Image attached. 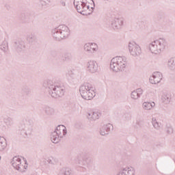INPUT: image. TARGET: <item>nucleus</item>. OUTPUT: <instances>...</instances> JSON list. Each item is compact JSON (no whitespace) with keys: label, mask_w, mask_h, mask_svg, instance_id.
Returning a JSON list of instances; mask_svg holds the SVG:
<instances>
[{"label":"nucleus","mask_w":175,"mask_h":175,"mask_svg":"<svg viewBox=\"0 0 175 175\" xmlns=\"http://www.w3.org/2000/svg\"><path fill=\"white\" fill-rule=\"evenodd\" d=\"M57 52H52V55H55V57H57Z\"/></svg>","instance_id":"obj_41"},{"label":"nucleus","mask_w":175,"mask_h":175,"mask_svg":"<svg viewBox=\"0 0 175 175\" xmlns=\"http://www.w3.org/2000/svg\"><path fill=\"white\" fill-rule=\"evenodd\" d=\"M166 47V40L159 38L152 42L149 44V50L152 54H161L163 50Z\"/></svg>","instance_id":"obj_4"},{"label":"nucleus","mask_w":175,"mask_h":175,"mask_svg":"<svg viewBox=\"0 0 175 175\" xmlns=\"http://www.w3.org/2000/svg\"><path fill=\"white\" fill-rule=\"evenodd\" d=\"M27 40L29 43H33L36 40V37L33 34H29L27 36Z\"/></svg>","instance_id":"obj_30"},{"label":"nucleus","mask_w":175,"mask_h":175,"mask_svg":"<svg viewBox=\"0 0 175 175\" xmlns=\"http://www.w3.org/2000/svg\"><path fill=\"white\" fill-rule=\"evenodd\" d=\"M167 133H173V128H172L171 126H169L167 128Z\"/></svg>","instance_id":"obj_38"},{"label":"nucleus","mask_w":175,"mask_h":175,"mask_svg":"<svg viewBox=\"0 0 175 175\" xmlns=\"http://www.w3.org/2000/svg\"><path fill=\"white\" fill-rule=\"evenodd\" d=\"M99 117H100L99 112L91 111L88 114V118L90 121H96V120H99Z\"/></svg>","instance_id":"obj_21"},{"label":"nucleus","mask_w":175,"mask_h":175,"mask_svg":"<svg viewBox=\"0 0 175 175\" xmlns=\"http://www.w3.org/2000/svg\"><path fill=\"white\" fill-rule=\"evenodd\" d=\"M60 4L62 6H64V7L66 6V2L64 1V0L60 1Z\"/></svg>","instance_id":"obj_40"},{"label":"nucleus","mask_w":175,"mask_h":175,"mask_svg":"<svg viewBox=\"0 0 175 175\" xmlns=\"http://www.w3.org/2000/svg\"><path fill=\"white\" fill-rule=\"evenodd\" d=\"M155 106V103L152 102V103H147V102H144L142 104V107L143 109H144V110H151V109H152V107H154Z\"/></svg>","instance_id":"obj_26"},{"label":"nucleus","mask_w":175,"mask_h":175,"mask_svg":"<svg viewBox=\"0 0 175 175\" xmlns=\"http://www.w3.org/2000/svg\"><path fill=\"white\" fill-rule=\"evenodd\" d=\"M12 164L13 167H14V169H16V170H23V165H21V159H20L19 157H14L12 161Z\"/></svg>","instance_id":"obj_17"},{"label":"nucleus","mask_w":175,"mask_h":175,"mask_svg":"<svg viewBox=\"0 0 175 175\" xmlns=\"http://www.w3.org/2000/svg\"><path fill=\"white\" fill-rule=\"evenodd\" d=\"M58 175H72V170L68 167H63L59 172Z\"/></svg>","instance_id":"obj_25"},{"label":"nucleus","mask_w":175,"mask_h":175,"mask_svg":"<svg viewBox=\"0 0 175 175\" xmlns=\"http://www.w3.org/2000/svg\"><path fill=\"white\" fill-rule=\"evenodd\" d=\"M110 131H113V124H105L101 129L100 133L102 136H105V135H109Z\"/></svg>","instance_id":"obj_18"},{"label":"nucleus","mask_w":175,"mask_h":175,"mask_svg":"<svg viewBox=\"0 0 175 175\" xmlns=\"http://www.w3.org/2000/svg\"><path fill=\"white\" fill-rule=\"evenodd\" d=\"M43 87L47 90L49 95L51 94L54 88H55V84L51 80H46L42 84Z\"/></svg>","instance_id":"obj_16"},{"label":"nucleus","mask_w":175,"mask_h":175,"mask_svg":"<svg viewBox=\"0 0 175 175\" xmlns=\"http://www.w3.org/2000/svg\"><path fill=\"white\" fill-rule=\"evenodd\" d=\"M6 147H8L6 139L3 137H0V152L5 151Z\"/></svg>","instance_id":"obj_22"},{"label":"nucleus","mask_w":175,"mask_h":175,"mask_svg":"<svg viewBox=\"0 0 175 175\" xmlns=\"http://www.w3.org/2000/svg\"><path fill=\"white\" fill-rule=\"evenodd\" d=\"M140 96H139L137 92L134 90L131 92V98L132 99H139Z\"/></svg>","instance_id":"obj_32"},{"label":"nucleus","mask_w":175,"mask_h":175,"mask_svg":"<svg viewBox=\"0 0 175 175\" xmlns=\"http://www.w3.org/2000/svg\"><path fill=\"white\" fill-rule=\"evenodd\" d=\"M47 162L50 163V165H55V163L58 162V160L54 159L53 157H51L50 159H48Z\"/></svg>","instance_id":"obj_33"},{"label":"nucleus","mask_w":175,"mask_h":175,"mask_svg":"<svg viewBox=\"0 0 175 175\" xmlns=\"http://www.w3.org/2000/svg\"><path fill=\"white\" fill-rule=\"evenodd\" d=\"M84 50L88 54H94L98 51V45L95 43H87L84 45Z\"/></svg>","instance_id":"obj_12"},{"label":"nucleus","mask_w":175,"mask_h":175,"mask_svg":"<svg viewBox=\"0 0 175 175\" xmlns=\"http://www.w3.org/2000/svg\"><path fill=\"white\" fill-rule=\"evenodd\" d=\"M4 122L7 125V126H12L14 124V118L8 117L4 119Z\"/></svg>","instance_id":"obj_29"},{"label":"nucleus","mask_w":175,"mask_h":175,"mask_svg":"<svg viewBox=\"0 0 175 175\" xmlns=\"http://www.w3.org/2000/svg\"><path fill=\"white\" fill-rule=\"evenodd\" d=\"M32 120H23L18 126V132L23 136H28L32 133Z\"/></svg>","instance_id":"obj_6"},{"label":"nucleus","mask_w":175,"mask_h":175,"mask_svg":"<svg viewBox=\"0 0 175 175\" xmlns=\"http://www.w3.org/2000/svg\"><path fill=\"white\" fill-rule=\"evenodd\" d=\"M135 91L137 92V94H138L139 96L143 95V90L142 88H138Z\"/></svg>","instance_id":"obj_37"},{"label":"nucleus","mask_w":175,"mask_h":175,"mask_svg":"<svg viewBox=\"0 0 175 175\" xmlns=\"http://www.w3.org/2000/svg\"><path fill=\"white\" fill-rule=\"evenodd\" d=\"M22 91H23L25 94H29V88H28V86H23L22 88Z\"/></svg>","instance_id":"obj_35"},{"label":"nucleus","mask_w":175,"mask_h":175,"mask_svg":"<svg viewBox=\"0 0 175 175\" xmlns=\"http://www.w3.org/2000/svg\"><path fill=\"white\" fill-rule=\"evenodd\" d=\"M64 59L65 61H69L70 59H72V55L69 53H66L64 55Z\"/></svg>","instance_id":"obj_36"},{"label":"nucleus","mask_w":175,"mask_h":175,"mask_svg":"<svg viewBox=\"0 0 175 175\" xmlns=\"http://www.w3.org/2000/svg\"><path fill=\"white\" fill-rule=\"evenodd\" d=\"M14 47L16 51H21L25 49V44L23 40H17L14 43Z\"/></svg>","instance_id":"obj_19"},{"label":"nucleus","mask_w":175,"mask_h":175,"mask_svg":"<svg viewBox=\"0 0 175 175\" xmlns=\"http://www.w3.org/2000/svg\"><path fill=\"white\" fill-rule=\"evenodd\" d=\"M111 25L114 29H121L124 25V19L122 18H114Z\"/></svg>","instance_id":"obj_15"},{"label":"nucleus","mask_w":175,"mask_h":175,"mask_svg":"<svg viewBox=\"0 0 175 175\" xmlns=\"http://www.w3.org/2000/svg\"><path fill=\"white\" fill-rule=\"evenodd\" d=\"M129 50L133 57H139L142 54V48L135 42L129 43Z\"/></svg>","instance_id":"obj_7"},{"label":"nucleus","mask_w":175,"mask_h":175,"mask_svg":"<svg viewBox=\"0 0 175 175\" xmlns=\"http://www.w3.org/2000/svg\"><path fill=\"white\" fill-rule=\"evenodd\" d=\"M98 63L95 60H90L86 64V69L89 73H96L98 72Z\"/></svg>","instance_id":"obj_9"},{"label":"nucleus","mask_w":175,"mask_h":175,"mask_svg":"<svg viewBox=\"0 0 175 175\" xmlns=\"http://www.w3.org/2000/svg\"><path fill=\"white\" fill-rule=\"evenodd\" d=\"M78 163L81 167L85 166L86 165H91L92 160L90 157H85L83 155H79L77 157Z\"/></svg>","instance_id":"obj_13"},{"label":"nucleus","mask_w":175,"mask_h":175,"mask_svg":"<svg viewBox=\"0 0 175 175\" xmlns=\"http://www.w3.org/2000/svg\"><path fill=\"white\" fill-rule=\"evenodd\" d=\"M51 2V0H42L41 5H42V6H46V5H49Z\"/></svg>","instance_id":"obj_34"},{"label":"nucleus","mask_w":175,"mask_h":175,"mask_svg":"<svg viewBox=\"0 0 175 175\" xmlns=\"http://www.w3.org/2000/svg\"><path fill=\"white\" fill-rule=\"evenodd\" d=\"M1 50H3V49H5V48L4 46H1Z\"/></svg>","instance_id":"obj_42"},{"label":"nucleus","mask_w":175,"mask_h":175,"mask_svg":"<svg viewBox=\"0 0 175 175\" xmlns=\"http://www.w3.org/2000/svg\"><path fill=\"white\" fill-rule=\"evenodd\" d=\"M163 76L160 72H154L152 74V76L150 77V83L151 84H158L161 83Z\"/></svg>","instance_id":"obj_11"},{"label":"nucleus","mask_w":175,"mask_h":175,"mask_svg":"<svg viewBox=\"0 0 175 175\" xmlns=\"http://www.w3.org/2000/svg\"><path fill=\"white\" fill-rule=\"evenodd\" d=\"M168 67L171 70H175V57H172L168 60Z\"/></svg>","instance_id":"obj_28"},{"label":"nucleus","mask_w":175,"mask_h":175,"mask_svg":"<svg viewBox=\"0 0 175 175\" xmlns=\"http://www.w3.org/2000/svg\"><path fill=\"white\" fill-rule=\"evenodd\" d=\"M66 76H70V77H73V71L70 70L66 74Z\"/></svg>","instance_id":"obj_39"},{"label":"nucleus","mask_w":175,"mask_h":175,"mask_svg":"<svg viewBox=\"0 0 175 175\" xmlns=\"http://www.w3.org/2000/svg\"><path fill=\"white\" fill-rule=\"evenodd\" d=\"M116 175H135V170L129 168H122Z\"/></svg>","instance_id":"obj_20"},{"label":"nucleus","mask_w":175,"mask_h":175,"mask_svg":"<svg viewBox=\"0 0 175 175\" xmlns=\"http://www.w3.org/2000/svg\"><path fill=\"white\" fill-rule=\"evenodd\" d=\"M127 64L128 61L125 56H116L111 60L110 68L113 72H120L126 68Z\"/></svg>","instance_id":"obj_2"},{"label":"nucleus","mask_w":175,"mask_h":175,"mask_svg":"<svg viewBox=\"0 0 175 175\" xmlns=\"http://www.w3.org/2000/svg\"><path fill=\"white\" fill-rule=\"evenodd\" d=\"M162 100L163 103L167 105V103H170V100H172V95L168 93H164L162 96Z\"/></svg>","instance_id":"obj_24"},{"label":"nucleus","mask_w":175,"mask_h":175,"mask_svg":"<svg viewBox=\"0 0 175 175\" xmlns=\"http://www.w3.org/2000/svg\"><path fill=\"white\" fill-rule=\"evenodd\" d=\"M152 125H153L154 129H157V131H159V129H161L162 124L158 122L157 121V119H155V118H152Z\"/></svg>","instance_id":"obj_27"},{"label":"nucleus","mask_w":175,"mask_h":175,"mask_svg":"<svg viewBox=\"0 0 175 175\" xmlns=\"http://www.w3.org/2000/svg\"><path fill=\"white\" fill-rule=\"evenodd\" d=\"M85 12L89 11L88 14L92 13L95 9V3L94 0H83Z\"/></svg>","instance_id":"obj_10"},{"label":"nucleus","mask_w":175,"mask_h":175,"mask_svg":"<svg viewBox=\"0 0 175 175\" xmlns=\"http://www.w3.org/2000/svg\"><path fill=\"white\" fill-rule=\"evenodd\" d=\"M64 94L65 90L64 88L56 85L49 95L51 96L52 98L57 99V98H62V96H64Z\"/></svg>","instance_id":"obj_8"},{"label":"nucleus","mask_w":175,"mask_h":175,"mask_svg":"<svg viewBox=\"0 0 175 175\" xmlns=\"http://www.w3.org/2000/svg\"><path fill=\"white\" fill-rule=\"evenodd\" d=\"M1 159H2V157L0 156V161H1Z\"/></svg>","instance_id":"obj_43"},{"label":"nucleus","mask_w":175,"mask_h":175,"mask_svg":"<svg viewBox=\"0 0 175 175\" xmlns=\"http://www.w3.org/2000/svg\"><path fill=\"white\" fill-rule=\"evenodd\" d=\"M133 126L135 129H140L143 126V122L142 120H136L134 123Z\"/></svg>","instance_id":"obj_31"},{"label":"nucleus","mask_w":175,"mask_h":175,"mask_svg":"<svg viewBox=\"0 0 175 175\" xmlns=\"http://www.w3.org/2000/svg\"><path fill=\"white\" fill-rule=\"evenodd\" d=\"M83 0H74V6L77 10L78 13L83 14L84 16V3Z\"/></svg>","instance_id":"obj_14"},{"label":"nucleus","mask_w":175,"mask_h":175,"mask_svg":"<svg viewBox=\"0 0 175 175\" xmlns=\"http://www.w3.org/2000/svg\"><path fill=\"white\" fill-rule=\"evenodd\" d=\"M79 92L83 99L91 100L95 96L94 86L90 83H85L79 88Z\"/></svg>","instance_id":"obj_3"},{"label":"nucleus","mask_w":175,"mask_h":175,"mask_svg":"<svg viewBox=\"0 0 175 175\" xmlns=\"http://www.w3.org/2000/svg\"><path fill=\"white\" fill-rule=\"evenodd\" d=\"M70 33L69 27L66 25H61L51 30V35L55 40L59 42L62 39H66Z\"/></svg>","instance_id":"obj_1"},{"label":"nucleus","mask_w":175,"mask_h":175,"mask_svg":"<svg viewBox=\"0 0 175 175\" xmlns=\"http://www.w3.org/2000/svg\"><path fill=\"white\" fill-rule=\"evenodd\" d=\"M149 1H154V0H149Z\"/></svg>","instance_id":"obj_44"},{"label":"nucleus","mask_w":175,"mask_h":175,"mask_svg":"<svg viewBox=\"0 0 175 175\" xmlns=\"http://www.w3.org/2000/svg\"><path fill=\"white\" fill-rule=\"evenodd\" d=\"M104 1H109V0H104Z\"/></svg>","instance_id":"obj_45"},{"label":"nucleus","mask_w":175,"mask_h":175,"mask_svg":"<svg viewBox=\"0 0 175 175\" xmlns=\"http://www.w3.org/2000/svg\"><path fill=\"white\" fill-rule=\"evenodd\" d=\"M67 133L66 127L64 125H58L56 129L51 134V140L52 143L57 144Z\"/></svg>","instance_id":"obj_5"},{"label":"nucleus","mask_w":175,"mask_h":175,"mask_svg":"<svg viewBox=\"0 0 175 175\" xmlns=\"http://www.w3.org/2000/svg\"><path fill=\"white\" fill-rule=\"evenodd\" d=\"M44 110L46 116H54V114H55V109L51 107L46 106L44 107Z\"/></svg>","instance_id":"obj_23"}]
</instances>
